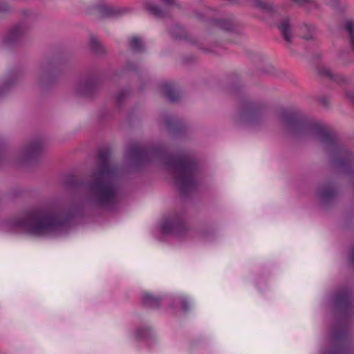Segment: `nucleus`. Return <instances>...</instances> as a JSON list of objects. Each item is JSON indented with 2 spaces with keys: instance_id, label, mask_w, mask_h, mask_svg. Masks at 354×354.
<instances>
[{
  "instance_id": "0eeeda50",
  "label": "nucleus",
  "mask_w": 354,
  "mask_h": 354,
  "mask_svg": "<svg viewBox=\"0 0 354 354\" xmlns=\"http://www.w3.org/2000/svg\"><path fill=\"white\" fill-rule=\"evenodd\" d=\"M240 117L247 124L254 126L262 120V112L259 107L248 103L243 106Z\"/></svg>"
},
{
  "instance_id": "5701e85b",
  "label": "nucleus",
  "mask_w": 354,
  "mask_h": 354,
  "mask_svg": "<svg viewBox=\"0 0 354 354\" xmlns=\"http://www.w3.org/2000/svg\"><path fill=\"white\" fill-rule=\"evenodd\" d=\"M301 30L303 31H306L307 33H304L302 37L305 39H311L313 38V34L315 30V28L312 26H308L307 24L304 25L301 27Z\"/></svg>"
},
{
  "instance_id": "c85d7f7f",
  "label": "nucleus",
  "mask_w": 354,
  "mask_h": 354,
  "mask_svg": "<svg viewBox=\"0 0 354 354\" xmlns=\"http://www.w3.org/2000/svg\"><path fill=\"white\" fill-rule=\"evenodd\" d=\"M295 3L300 6H304L306 4L309 3V0H292Z\"/></svg>"
},
{
  "instance_id": "2eb2a0df",
  "label": "nucleus",
  "mask_w": 354,
  "mask_h": 354,
  "mask_svg": "<svg viewBox=\"0 0 354 354\" xmlns=\"http://www.w3.org/2000/svg\"><path fill=\"white\" fill-rule=\"evenodd\" d=\"M95 85L93 81L86 80L80 82L77 88V91L83 95H89L95 89Z\"/></svg>"
},
{
  "instance_id": "cd10ccee",
  "label": "nucleus",
  "mask_w": 354,
  "mask_h": 354,
  "mask_svg": "<svg viewBox=\"0 0 354 354\" xmlns=\"http://www.w3.org/2000/svg\"><path fill=\"white\" fill-rule=\"evenodd\" d=\"M175 122L176 119L172 117H169L165 119V124L168 127H171V124Z\"/></svg>"
},
{
  "instance_id": "bb28decb",
  "label": "nucleus",
  "mask_w": 354,
  "mask_h": 354,
  "mask_svg": "<svg viewBox=\"0 0 354 354\" xmlns=\"http://www.w3.org/2000/svg\"><path fill=\"white\" fill-rule=\"evenodd\" d=\"M181 306L184 311H187L189 309L188 301L185 298L181 299Z\"/></svg>"
},
{
  "instance_id": "473e14b6",
  "label": "nucleus",
  "mask_w": 354,
  "mask_h": 354,
  "mask_svg": "<svg viewBox=\"0 0 354 354\" xmlns=\"http://www.w3.org/2000/svg\"><path fill=\"white\" fill-rule=\"evenodd\" d=\"M350 260L354 264V246L352 248L350 253Z\"/></svg>"
},
{
  "instance_id": "4468645a",
  "label": "nucleus",
  "mask_w": 354,
  "mask_h": 354,
  "mask_svg": "<svg viewBox=\"0 0 354 354\" xmlns=\"http://www.w3.org/2000/svg\"><path fill=\"white\" fill-rule=\"evenodd\" d=\"M142 304L149 308H156L159 306L160 299L149 293H143L142 296Z\"/></svg>"
},
{
  "instance_id": "7c9ffc66",
  "label": "nucleus",
  "mask_w": 354,
  "mask_h": 354,
  "mask_svg": "<svg viewBox=\"0 0 354 354\" xmlns=\"http://www.w3.org/2000/svg\"><path fill=\"white\" fill-rule=\"evenodd\" d=\"M346 95L352 102L354 103V91H347L346 92Z\"/></svg>"
},
{
  "instance_id": "393cba45",
  "label": "nucleus",
  "mask_w": 354,
  "mask_h": 354,
  "mask_svg": "<svg viewBox=\"0 0 354 354\" xmlns=\"http://www.w3.org/2000/svg\"><path fill=\"white\" fill-rule=\"evenodd\" d=\"M149 329L148 328H140L136 332V336L137 338H145L149 334Z\"/></svg>"
},
{
  "instance_id": "6ab92c4d",
  "label": "nucleus",
  "mask_w": 354,
  "mask_h": 354,
  "mask_svg": "<svg viewBox=\"0 0 354 354\" xmlns=\"http://www.w3.org/2000/svg\"><path fill=\"white\" fill-rule=\"evenodd\" d=\"M344 30L346 31L349 39L352 56L354 57V22L353 21H348L345 24Z\"/></svg>"
},
{
  "instance_id": "c9c22d12",
  "label": "nucleus",
  "mask_w": 354,
  "mask_h": 354,
  "mask_svg": "<svg viewBox=\"0 0 354 354\" xmlns=\"http://www.w3.org/2000/svg\"><path fill=\"white\" fill-rule=\"evenodd\" d=\"M118 101H121V100H122V97H121V96H120V95L118 96Z\"/></svg>"
},
{
  "instance_id": "f8f14e48",
  "label": "nucleus",
  "mask_w": 354,
  "mask_h": 354,
  "mask_svg": "<svg viewBox=\"0 0 354 354\" xmlns=\"http://www.w3.org/2000/svg\"><path fill=\"white\" fill-rule=\"evenodd\" d=\"M253 1L254 4L257 8L271 16L274 15L277 11V8L270 2L263 1L262 0Z\"/></svg>"
},
{
  "instance_id": "a211bd4d",
  "label": "nucleus",
  "mask_w": 354,
  "mask_h": 354,
  "mask_svg": "<svg viewBox=\"0 0 354 354\" xmlns=\"http://www.w3.org/2000/svg\"><path fill=\"white\" fill-rule=\"evenodd\" d=\"M336 194L335 188L330 185L325 186L322 189L319 194V198L324 202L332 199Z\"/></svg>"
},
{
  "instance_id": "ddd939ff",
  "label": "nucleus",
  "mask_w": 354,
  "mask_h": 354,
  "mask_svg": "<svg viewBox=\"0 0 354 354\" xmlns=\"http://www.w3.org/2000/svg\"><path fill=\"white\" fill-rule=\"evenodd\" d=\"M320 73L322 75L328 77L338 84L346 82V78L344 76L335 73L330 68H323L320 70Z\"/></svg>"
},
{
  "instance_id": "e433bc0d",
  "label": "nucleus",
  "mask_w": 354,
  "mask_h": 354,
  "mask_svg": "<svg viewBox=\"0 0 354 354\" xmlns=\"http://www.w3.org/2000/svg\"><path fill=\"white\" fill-rule=\"evenodd\" d=\"M341 58H342V59H344V55H342V57H341Z\"/></svg>"
},
{
  "instance_id": "412c9836",
  "label": "nucleus",
  "mask_w": 354,
  "mask_h": 354,
  "mask_svg": "<svg viewBox=\"0 0 354 354\" xmlns=\"http://www.w3.org/2000/svg\"><path fill=\"white\" fill-rule=\"evenodd\" d=\"M146 8L149 12L156 17H162L165 15V10L160 8L156 5L147 3Z\"/></svg>"
},
{
  "instance_id": "dca6fc26",
  "label": "nucleus",
  "mask_w": 354,
  "mask_h": 354,
  "mask_svg": "<svg viewBox=\"0 0 354 354\" xmlns=\"http://www.w3.org/2000/svg\"><path fill=\"white\" fill-rule=\"evenodd\" d=\"M164 95L171 102H175L178 99V94L174 89L172 84L165 83L162 86Z\"/></svg>"
},
{
  "instance_id": "1a4fd4ad",
  "label": "nucleus",
  "mask_w": 354,
  "mask_h": 354,
  "mask_svg": "<svg viewBox=\"0 0 354 354\" xmlns=\"http://www.w3.org/2000/svg\"><path fill=\"white\" fill-rule=\"evenodd\" d=\"M97 13L102 17H117L124 15L127 10L125 8L109 4H101L96 8Z\"/></svg>"
},
{
  "instance_id": "f3484780",
  "label": "nucleus",
  "mask_w": 354,
  "mask_h": 354,
  "mask_svg": "<svg viewBox=\"0 0 354 354\" xmlns=\"http://www.w3.org/2000/svg\"><path fill=\"white\" fill-rule=\"evenodd\" d=\"M42 146L40 142L32 143L30 147L24 149L23 156L25 158H29L36 156L41 151Z\"/></svg>"
},
{
  "instance_id": "20e7f679",
  "label": "nucleus",
  "mask_w": 354,
  "mask_h": 354,
  "mask_svg": "<svg viewBox=\"0 0 354 354\" xmlns=\"http://www.w3.org/2000/svg\"><path fill=\"white\" fill-rule=\"evenodd\" d=\"M68 217L50 208H37L28 212L23 218L12 220L8 225L13 232H24L34 236H44L65 225Z\"/></svg>"
},
{
  "instance_id": "9d476101",
  "label": "nucleus",
  "mask_w": 354,
  "mask_h": 354,
  "mask_svg": "<svg viewBox=\"0 0 354 354\" xmlns=\"http://www.w3.org/2000/svg\"><path fill=\"white\" fill-rule=\"evenodd\" d=\"M28 28L24 24L15 26L10 29L6 37V41L12 44L21 38L28 31Z\"/></svg>"
},
{
  "instance_id": "2f4dec72",
  "label": "nucleus",
  "mask_w": 354,
  "mask_h": 354,
  "mask_svg": "<svg viewBox=\"0 0 354 354\" xmlns=\"http://www.w3.org/2000/svg\"><path fill=\"white\" fill-rule=\"evenodd\" d=\"M9 10V6L7 3H3L0 4V12H6Z\"/></svg>"
},
{
  "instance_id": "39448f33",
  "label": "nucleus",
  "mask_w": 354,
  "mask_h": 354,
  "mask_svg": "<svg viewBox=\"0 0 354 354\" xmlns=\"http://www.w3.org/2000/svg\"><path fill=\"white\" fill-rule=\"evenodd\" d=\"M166 164L172 171L175 183L182 193L185 194L195 187L197 166L190 154L181 152L169 157Z\"/></svg>"
},
{
  "instance_id": "b1692460",
  "label": "nucleus",
  "mask_w": 354,
  "mask_h": 354,
  "mask_svg": "<svg viewBox=\"0 0 354 354\" xmlns=\"http://www.w3.org/2000/svg\"><path fill=\"white\" fill-rule=\"evenodd\" d=\"M169 32L173 37L180 38L183 36V30L179 25L174 24L173 28L169 29Z\"/></svg>"
},
{
  "instance_id": "423d86ee",
  "label": "nucleus",
  "mask_w": 354,
  "mask_h": 354,
  "mask_svg": "<svg viewBox=\"0 0 354 354\" xmlns=\"http://www.w3.org/2000/svg\"><path fill=\"white\" fill-rule=\"evenodd\" d=\"M164 234L179 237L185 234L187 227L182 214L176 213L166 217L161 225Z\"/></svg>"
},
{
  "instance_id": "aec40b11",
  "label": "nucleus",
  "mask_w": 354,
  "mask_h": 354,
  "mask_svg": "<svg viewBox=\"0 0 354 354\" xmlns=\"http://www.w3.org/2000/svg\"><path fill=\"white\" fill-rule=\"evenodd\" d=\"M129 45L131 50L134 52H140L144 50V45L141 39L138 37H133L129 40Z\"/></svg>"
},
{
  "instance_id": "6e6552de",
  "label": "nucleus",
  "mask_w": 354,
  "mask_h": 354,
  "mask_svg": "<svg viewBox=\"0 0 354 354\" xmlns=\"http://www.w3.org/2000/svg\"><path fill=\"white\" fill-rule=\"evenodd\" d=\"M128 153L133 160L142 162L148 160L154 153V151L140 144H133L129 147Z\"/></svg>"
},
{
  "instance_id": "72a5a7b5",
  "label": "nucleus",
  "mask_w": 354,
  "mask_h": 354,
  "mask_svg": "<svg viewBox=\"0 0 354 354\" xmlns=\"http://www.w3.org/2000/svg\"><path fill=\"white\" fill-rule=\"evenodd\" d=\"M320 102L324 106H326L329 104V102L324 97L322 98Z\"/></svg>"
},
{
  "instance_id": "f704fd0d",
  "label": "nucleus",
  "mask_w": 354,
  "mask_h": 354,
  "mask_svg": "<svg viewBox=\"0 0 354 354\" xmlns=\"http://www.w3.org/2000/svg\"><path fill=\"white\" fill-rule=\"evenodd\" d=\"M231 3H235V0H227Z\"/></svg>"
},
{
  "instance_id": "f257e3e1",
  "label": "nucleus",
  "mask_w": 354,
  "mask_h": 354,
  "mask_svg": "<svg viewBox=\"0 0 354 354\" xmlns=\"http://www.w3.org/2000/svg\"><path fill=\"white\" fill-rule=\"evenodd\" d=\"M281 120L292 133L315 139L328 154L335 167L344 171L351 167L354 155L339 143L326 126L287 111L283 113Z\"/></svg>"
},
{
  "instance_id": "4be33fe9",
  "label": "nucleus",
  "mask_w": 354,
  "mask_h": 354,
  "mask_svg": "<svg viewBox=\"0 0 354 354\" xmlns=\"http://www.w3.org/2000/svg\"><path fill=\"white\" fill-rule=\"evenodd\" d=\"M90 46L92 50L96 53L103 52L100 41L95 37H92L90 40Z\"/></svg>"
},
{
  "instance_id": "9b49d317",
  "label": "nucleus",
  "mask_w": 354,
  "mask_h": 354,
  "mask_svg": "<svg viewBox=\"0 0 354 354\" xmlns=\"http://www.w3.org/2000/svg\"><path fill=\"white\" fill-rule=\"evenodd\" d=\"M279 30H280L283 39L290 42L292 38L291 27L288 18H283L277 24Z\"/></svg>"
},
{
  "instance_id": "f03ea898",
  "label": "nucleus",
  "mask_w": 354,
  "mask_h": 354,
  "mask_svg": "<svg viewBox=\"0 0 354 354\" xmlns=\"http://www.w3.org/2000/svg\"><path fill=\"white\" fill-rule=\"evenodd\" d=\"M111 152L100 151L97 155L98 168L93 173L91 182L84 183L82 205L85 207L111 209L118 202L115 185L118 169L109 164Z\"/></svg>"
},
{
  "instance_id": "a878e982",
  "label": "nucleus",
  "mask_w": 354,
  "mask_h": 354,
  "mask_svg": "<svg viewBox=\"0 0 354 354\" xmlns=\"http://www.w3.org/2000/svg\"><path fill=\"white\" fill-rule=\"evenodd\" d=\"M221 27L225 30H231L232 26L230 21H225L221 24Z\"/></svg>"
},
{
  "instance_id": "c756f323",
  "label": "nucleus",
  "mask_w": 354,
  "mask_h": 354,
  "mask_svg": "<svg viewBox=\"0 0 354 354\" xmlns=\"http://www.w3.org/2000/svg\"><path fill=\"white\" fill-rule=\"evenodd\" d=\"M160 2L162 3V5L166 8L173 4V0H158Z\"/></svg>"
},
{
  "instance_id": "7ed1b4c3",
  "label": "nucleus",
  "mask_w": 354,
  "mask_h": 354,
  "mask_svg": "<svg viewBox=\"0 0 354 354\" xmlns=\"http://www.w3.org/2000/svg\"><path fill=\"white\" fill-rule=\"evenodd\" d=\"M333 304L339 316L331 329L330 347L324 350L322 354H354L346 319L354 310V299L348 290H343L336 294Z\"/></svg>"
}]
</instances>
